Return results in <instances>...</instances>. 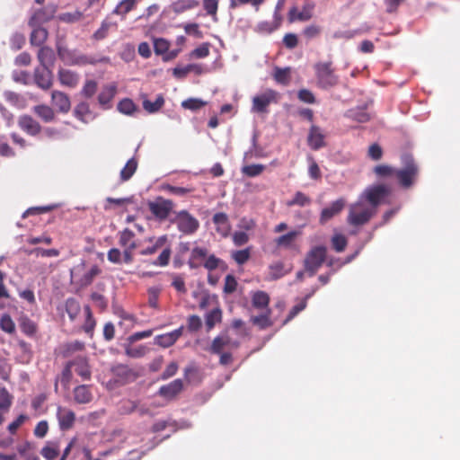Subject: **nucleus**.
<instances>
[{
	"mask_svg": "<svg viewBox=\"0 0 460 460\" xmlns=\"http://www.w3.org/2000/svg\"><path fill=\"white\" fill-rule=\"evenodd\" d=\"M212 221L216 226L217 232L223 237L228 236L231 231L228 216L226 213L219 212L213 216Z\"/></svg>",
	"mask_w": 460,
	"mask_h": 460,
	"instance_id": "2eb2a0df",
	"label": "nucleus"
},
{
	"mask_svg": "<svg viewBox=\"0 0 460 460\" xmlns=\"http://www.w3.org/2000/svg\"><path fill=\"white\" fill-rule=\"evenodd\" d=\"M113 376L116 378V382L124 385L129 382H133L137 379V373L125 365H117L112 367Z\"/></svg>",
	"mask_w": 460,
	"mask_h": 460,
	"instance_id": "f8f14e48",
	"label": "nucleus"
},
{
	"mask_svg": "<svg viewBox=\"0 0 460 460\" xmlns=\"http://www.w3.org/2000/svg\"><path fill=\"white\" fill-rule=\"evenodd\" d=\"M326 258V248L324 246H315L306 254L304 266L305 271L313 277L322 266Z\"/></svg>",
	"mask_w": 460,
	"mask_h": 460,
	"instance_id": "f03ea898",
	"label": "nucleus"
},
{
	"mask_svg": "<svg viewBox=\"0 0 460 460\" xmlns=\"http://www.w3.org/2000/svg\"><path fill=\"white\" fill-rule=\"evenodd\" d=\"M37 57L42 67L53 68L56 54L51 48L48 46L41 47L38 51Z\"/></svg>",
	"mask_w": 460,
	"mask_h": 460,
	"instance_id": "dca6fc26",
	"label": "nucleus"
},
{
	"mask_svg": "<svg viewBox=\"0 0 460 460\" xmlns=\"http://www.w3.org/2000/svg\"><path fill=\"white\" fill-rule=\"evenodd\" d=\"M310 18H311L310 12H308V11L298 12L296 7H293L292 9H290L289 13H288V20L290 22H293L296 20L307 21Z\"/></svg>",
	"mask_w": 460,
	"mask_h": 460,
	"instance_id": "a18cd8bd",
	"label": "nucleus"
},
{
	"mask_svg": "<svg viewBox=\"0 0 460 460\" xmlns=\"http://www.w3.org/2000/svg\"><path fill=\"white\" fill-rule=\"evenodd\" d=\"M149 209L152 214L160 220L167 218L173 208L172 201L158 198L155 201L149 202Z\"/></svg>",
	"mask_w": 460,
	"mask_h": 460,
	"instance_id": "1a4fd4ad",
	"label": "nucleus"
},
{
	"mask_svg": "<svg viewBox=\"0 0 460 460\" xmlns=\"http://www.w3.org/2000/svg\"><path fill=\"white\" fill-rule=\"evenodd\" d=\"M264 170L262 164H250L243 167L242 172L249 177H255L260 175Z\"/></svg>",
	"mask_w": 460,
	"mask_h": 460,
	"instance_id": "603ef678",
	"label": "nucleus"
},
{
	"mask_svg": "<svg viewBox=\"0 0 460 460\" xmlns=\"http://www.w3.org/2000/svg\"><path fill=\"white\" fill-rule=\"evenodd\" d=\"M183 388V382L181 379H175L168 385L160 387L158 394L168 399L173 398Z\"/></svg>",
	"mask_w": 460,
	"mask_h": 460,
	"instance_id": "f3484780",
	"label": "nucleus"
},
{
	"mask_svg": "<svg viewBox=\"0 0 460 460\" xmlns=\"http://www.w3.org/2000/svg\"><path fill=\"white\" fill-rule=\"evenodd\" d=\"M332 243L336 252H341L346 248L348 242L344 235L336 234L332 238Z\"/></svg>",
	"mask_w": 460,
	"mask_h": 460,
	"instance_id": "09e8293b",
	"label": "nucleus"
},
{
	"mask_svg": "<svg viewBox=\"0 0 460 460\" xmlns=\"http://www.w3.org/2000/svg\"><path fill=\"white\" fill-rule=\"evenodd\" d=\"M344 206L345 200L343 199H339L332 202L328 208H325L322 210L320 222L323 224L330 220L332 217L340 213Z\"/></svg>",
	"mask_w": 460,
	"mask_h": 460,
	"instance_id": "a211bd4d",
	"label": "nucleus"
},
{
	"mask_svg": "<svg viewBox=\"0 0 460 460\" xmlns=\"http://www.w3.org/2000/svg\"><path fill=\"white\" fill-rule=\"evenodd\" d=\"M273 77L279 84L283 85L288 84L290 81V68L275 67Z\"/></svg>",
	"mask_w": 460,
	"mask_h": 460,
	"instance_id": "e433bc0d",
	"label": "nucleus"
},
{
	"mask_svg": "<svg viewBox=\"0 0 460 460\" xmlns=\"http://www.w3.org/2000/svg\"><path fill=\"white\" fill-rule=\"evenodd\" d=\"M249 235L244 231H236L233 234V242L236 246H241L247 243Z\"/></svg>",
	"mask_w": 460,
	"mask_h": 460,
	"instance_id": "69168bd1",
	"label": "nucleus"
},
{
	"mask_svg": "<svg viewBox=\"0 0 460 460\" xmlns=\"http://www.w3.org/2000/svg\"><path fill=\"white\" fill-rule=\"evenodd\" d=\"M175 341L170 332L158 335L155 337V343L163 348H168L172 346Z\"/></svg>",
	"mask_w": 460,
	"mask_h": 460,
	"instance_id": "bf43d9fd",
	"label": "nucleus"
},
{
	"mask_svg": "<svg viewBox=\"0 0 460 460\" xmlns=\"http://www.w3.org/2000/svg\"><path fill=\"white\" fill-rule=\"evenodd\" d=\"M318 84L323 88L332 87L338 83V77L332 69V63H318L315 65Z\"/></svg>",
	"mask_w": 460,
	"mask_h": 460,
	"instance_id": "39448f33",
	"label": "nucleus"
},
{
	"mask_svg": "<svg viewBox=\"0 0 460 460\" xmlns=\"http://www.w3.org/2000/svg\"><path fill=\"white\" fill-rule=\"evenodd\" d=\"M90 114L89 106L85 102L79 103L75 109V115L83 122H87V116Z\"/></svg>",
	"mask_w": 460,
	"mask_h": 460,
	"instance_id": "3c124183",
	"label": "nucleus"
},
{
	"mask_svg": "<svg viewBox=\"0 0 460 460\" xmlns=\"http://www.w3.org/2000/svg\"><path fill=\"white\" fill-rule=\"evenodd\" d=\"M135 234L129 229H124L119 234V244L124 248H128L130 243H136L134 239Z\"/></svg>",
	"mask_w": 460,
	"mask_h": 460,
	"instance_id": "864d4df0",
	"label": "nucleus"
},
{
	"mask_svg": "<svg viewBox=\"0 0 460 460\" xmlns=\"http://www.w3.org/2000/svg\"><path fill=\"white\" fill-rule=\"evenodd\" d=\"M33 111L45 122H50L55 118L54 111L47 105H37Z\"/></svg>",
	"mask_w": 460,
	"mask_h": 460,
	"instance_id": "72a5a7b5",
	"label": "nucleus"
},
{
	"mask_svg": "<svg viewBox=\"0 0 460 460\" xmlns=\"http://www.w3.org/2000/svg\"><path fill=\"white\" fill-rule=\"evenodd\" d=\"M36 84L43 89H49L52 85V69L48 67H38L34 71Z\"/></svg>",
	"mask_w": 460,
	"mask_h": 460,
	"instance_id": "4468645a",
	"label": "nucleus"
},
{
	"mask_svg": "<svg viewBox=\"0 0 460 460\" xmlns=\"http://www.w3.org/2000/svg\"><path fill=\"white\" fill-rule=\"evenodd\" d=\"M40 453L47 460H55L59 454V444L57 441H48Z\"/></svg>",
	"mask_w": 460,
	"mask_h": 460,
	"instance_id": "bb28decb",
	"label": "nucleus"
},
{
	"mask_svg": "<svg viewBox=\"0 0 460 460\" xmlns=\"http://www.w3.org/2000/svg\"><path fill=\"white\" fill-rule=\"evenodd\" d=\"M84 313L86 320L84 325V330L85 331V332L89 333L93 330L95 326V321L93 318L92 312L89 306L84 307Z\"/></svg>",
	"mask_w": 460,
	"mask_h": 460,
	"instance_id": "e2e57ef3",
	"label": "nucleus"
},
{
	"mask_svg": "<svg viewBox=\"0 0 460 460\" xmlns=\"http://www.w3.org/2000/svg\"><path fill=\"white\" fill-rule=\"evenodd\" d=\"M308 145L317 150L324 146V136L319 127L312 126L308 135Z\"/></svg>",
	"mask_w": 460,
	"mask_h": 460,
	"instance_id": "4be33fe9",
	"label": "nucleus"
},
{
	"mask_svg": "<svg viewBox=\"0 0 460 460\" xmlns=\"http://www.w3.org/2000/svg\"><path fill=\"white\" fill-rule=\"evenodd\" d=\"M97 90V83L93 80H88L85 82L83 89L82 94L87 98L92 97Z\"/></svg>",
	"mask_w": 460,
	"mask_h": 460,
	"instance_id": "680f3d73",
	"label": "nucleus"
},
{
	"mask_svg": "<svg viewBox=\"0 0 460 460\" xmlns=\"http://www.w3.org/2000/svg\"><path fill=\"white\" fill-rule=\"evenodd\" d=\"M74 399L77 403H88L92 401L93 395L87 385H78L74 390Z\"/></svg>",
	"mask_w": 460,
	"mask_h": 460,
	"instance_id": "5701e85b",
	"label": "nucleus"
},
{
	"mask_svg": "<svg viewBox=\"0 0 460 460\" xmlns=\"http://www.w3.org/2000/svg\"><path fill=\"white\" fill-rule=\"evenodd\" d=\"M137 1L138 0H121L113 10V13L125 16L135 8Z\"/></svg>",
	"mask_w": 460,
	"mask_h": 460,
	"instance_id": "473e14b6",
	"label": "nucleus"
},
{
	"mask_svg": "<svg viewBox=\"0 0 460 460\" xmlns=\"http://www.w3.org/2000/svg\"><path fill=\"white\" fill-rule=\"evenodd\" d=\"M57 419L61 430L72 429L75 420V412L66 407L58 406L57 409Z\"/></svg>",
	"mask_w": 460,
	"mask_h": 460,
	"instance_id": "9b49d317",
	"label": "nucleus"
},
{
	"mask_svg": "<svg viewBox=\"0 0 460 460\" xmlns=\"http://www.w3.org/2000/svg\"><path fill=\"white\" fill-rule=\"evenodd\" d=\"M240 342L233 340L230 335L226 332L216 337L211 345V350L214 353L219 354L224 348H237Z\"/></svg>",
	"mask_w": 460,
	"mask_h": 460,
	"instance_id": "ddd939ff",
	"label": "nucleus"
},
{
	"mask_svg": "<svg viewBox=\"0 0 460 460\" xmlns=\"http://www.w3.org/2000/svg\"><path fill=\"white\" fill-rule=\"evenodd\" d=\"M66 311L69 316V318L73 321L76 318L77 314L80 312V305L74 298H68L66 301Z\"/></svg>",
	"mask_w": 460,
	"mask_h": 460,
	"instance_id": "58836bf2",
	"label": "nucleus"
},
{
	"mask_svg": "<svg viewBox=\"0 0 460 460\" xmlns=\"http://www.w3.org/2000/svg\"><path fill=\"white\" fill-rule=\"evenodd\" d=\"M137 408V403L131 400H122L118 405V411L120 414H130Z\"/></svg>",
	"mask_w": 460,
	"mask_h": 460,
	"instance_id": "c03bdc74",
	"label": "nucleus"
},
{
	"mask_svg": "<svg viewBox=\"0 0 460 460\" xmlns=\"http://www.w3.org/2000/svg\"><path fill=\"white\" fill-rule=\"evenodd\" d=\"M52 103L60 112L66 113L71 108L69 97L59 91H53L51 94Z\"/></svg>",
	"mask_w": 460,
	"mask_h": 460,
	"instance_id": "6ab92c4d",
	"label": "nucleus"
},
{
	"mask_svg": "<svg viewBox=\"0 0 460 460\" xmlns=\"http://www.w3.org/2000/svg\"><path fill=\"white\" fill-rule=\"evenodd\" d=\"M116 26H117L116 22H112L111 21L104 20L102 22L101 27L94 32L93 38L98 40L104 39L107 36L109 30L111 27H116Z\"/></svg>",
	"mask_w": 460,
	"mask_h": 460,
	"instance_id": "ea45409f",
	"label": "nucleus"
},
{
	"mask_svg": "<svg viewBox=\"0 0 460 460\" xmlns=\"http://www.w3.org/2000/svg\"><path fill=\"white\" fill-rule=\"evenodd\" d=\"M290 268H286L282 262H276L269 267V278L278 279L290 271Z\"/></svg>",
	"mask_w": 460,
	"mask_h": 460,
	"instance_id": "c756f323",
	"label": "nucleus"
},
{
	"mask_svg": "<svg viewBox=\"0 0 460 460\" xmlns=\"http://www.w3.org/2000/svg\"><path fill=\"white\" fill-rule=\"evenodd\" d=\"M278 93L271 89L255 95L252 98V111L263 113L267 112L268 106L272 102H277Z\"/></svg>",
	"mask_w": 460,
	"mask_h": 460,
	"instance_id": "0eeeda50",
	"label": "nucleus"
},
{
	"mask_svg": "<svg viewBox=\"0 0 460 460\" xmlns=\"http://www.w3.org/2000/svg\"><path fill=\"white\" fill-rule=\"evenodd\" d=\"M33 31L31 34V44L34 46H40L42 45L47 38H48V31L46 29L40 27V25L32 27Z\"/></svg>",
	"mask_w": 460,
	"mask_h": 460,
	"instance_id": "a878e982",
	"label": "nucleus"
},
{
	"mask_svg": "<svg viewBox=\"0 0 460 460\" xmlns=\"http://www.w3.org/2000/svg\"><path fill=\"white\" fill-rule=\"evenodd\" d=\"M222 312L219 308H216L206 315V325L211 330L215 324L221 321Z\"/></svg>",
	"mask_w": 460,
	"mask_h": 460,
	"instance_id": "79ce46f5",
	"label": "nucleus"
},
{
	"mask_svg": "<svg viewBox=\"0 0 460 460\" xmlns=\"http://www.w3.org/2000/svg\"><path fill=\"white\" fill-rule=\"evenodd\" d=\"M310 203H311V199L309 197H307L305 194H304L301 191H297L295 194L293 199L288 200L287 202V205L289 207L295 206V205H297L300 207H305V206L309 205Z\"/></svg>",
	"mask_w": 460,
	"mask_h": 460,
	"instance_id": "37998d69",
	"label": "nucleus"
},
{
	"mask_svg": "<svg viewBox=\"0 0 460 460\" xmlns=\"http://www.w3.org/2000/svg\"><path fill=\"white\" fill-rule=\"evenodd\" d=\"M418 174V167L414 162L410 158H405V166L403 169L395 170V176L399 180L400 184L404 188H409L412 185L414 179Z\"/></svg>",
	"mask_w": 460,
	"mask_h": 460,
	"instance_id": "423d86ee",
	"label": "nucleus"
},
{
	"mask_svg": "<svg viewBox=\"0 0 460 460\" xmlns=\"http://www.w3.org/2000/svg\"><path fill=\"white\" fill-rule=\"evenodd\" d=\"M118 110L123 114L131 115L136 111V105L130 99H124L119 102Z\"/></svg>",
	"mask_w": 460,
	"mask_h": 460,
	"instance_id": "49530a36",
	"label": "nucleus"
},
{
	"mask_svg": "<svg viewBox=\"0 0 460 460\" xmlns=\"http://www.w3.org/2000/svg\"><path fill=\"white\" fill-rule=\"evenodd\" d=\"M390 191V188L386 185H374L367 188L359 198H363L364 201H367L369 205L376 210L378 205Z\"/></svg>",
	"mask_w": 460,
	"mask_h": 460,
	"instance_id": "20e7f679",
	"label": "nucleus"
},
{
	"mask_svg": "<svg viewBox=\"0 0 460 460\" xmlns=\"http://www.w3.org/2000/svg\"><path fill=\"white\" fill-rule=\"evenodd\" d=\"M376 212V210L367 204L363 198H359L356 203L349 206L347 221L352 226H362L367 223Z\"/></svg>",
	"mask_w": 460,
	"mask_h": 460,
	"instance_id": "f257e3e1",
	"label": "nucleus"
},
{
	"mask_svg": "<svg viewBox=\"0 0 460 460\" xmlns=\"http://www.w3.org/2000/svg\"><path fill=\"white\" fill-rule=\"evenodd\" d=\"M12 395L4 387H0V410H6L12 404Z\"/></svg>",
	"mask_w": 460,
	"mask_h": 460,
	"instance_id": "4d7b16f0",
	"label": "nucleus"
},
{
	"mask_svg": "<svg viewBox=\"0 0 460 460\" xmlns=\"http://www.w3.org/2000/svg\"><path fill=\"white\" fill-rule=\"evenodd\" d=\"M100 270L97 266H93L87 272H85L79 279L81 286H88L92 283L93 279L99 274Z\"/></svg>",
	"mask_w": 460,
	"mask_h": 460,
	"instance_id": "de8ad7c7",
	"label": "nucleus"
},
{
	"mask_svg": "<svg viewBox=\"0 0 460 460\" xmlns=\"http://www.w3.org/2000/svg\"><path fill=\"white\" fill-rule=\"evenodd\" d=\"M21 328L24 333L30 336L33 335L37 331L36 324L27 318L22 321Z\"/></svg>",
	"mask_w": 460,
	"mask_h": 460,
	"instance_id": "0e129e2a",
	"label": "nucleus"
},
{
	"mask_svg": "<svg viewBox=\"0 0 460 460\" xmlns=\"http://www.w3.org/2000/svg\"><path fill=\"white\" fill-rule=\"evenodd\" d=\"M161 292V288L151 287L148 288V304L153 308L158 307V297Z\"/></svg>",
	"mask_w": 460,
	"mask_h": 460,
	"instance_id": "6e6d98bb",
	"label": "nucleus"
},
{
	"mask_svg": "<svg viewBox=\"0 0 460 460\" xmlns=\"http://www.w3.org/2000/svg\"><path fill=\"white\" fill-rule=\"evenodd\" d=\"M233 259L240 265L245 263L250 258V250L235 251L232 254Z\"/></svg>",
	"mask_w": 460,
	"mask_h": 460,
	"instance_id": "052dcab7",
	"label": "nucleus"
},
{
	"mask_svg": "<svg viewBox=\"0 0 460 460\" xmlns=\"http://www.w3.org/2000/svg\"><path fill=\"white\" fill-rule=\"evenodd\" d=\"M116 93V86L113 84L106 85L98 96L99 103L106 106L112 100Z\"/></svg>",
	"mask_w": 460,
	"mask_h": 460,
	"instance_id": "7c9ffc66",
	"label": "nucleus"
},
{
	"mask_svg": "<svg viewBox=\"0 0 460 460\" xmlns=\"http://www.w3.org/2000/svg\"><path fill=\"white\" fill-rule=\"evenodd\" d=\"M83 17V13L79 11H75L73 13H64L58 15V19L65 22H75Z\"/></svg>",
	"mask_w": 460,
	"mask_h": 460,
	"instance_id": "13d9d810",
	"label": "nucleus"
},
{
	"mask_svg": "<svg viewBox=\"0 0 460 460\" xmlns=\"http://www.w3.org/2000/svg\"><path fill=\"white\" fill-rule=\"evenodd\" d=\"M208 255V250L203 247H195L191 251L189 264L191 268L198 267L199 261L204 260Z\"/></svg>",
	"mask_w": 460,
	"mask_h": 460,
	"instance_id": "f704fd0d",
	"label": "nucleus"
},
{
	"mask_svg": "<svg viewBox=\"0 0 460 460\" xmlns=\"http://www.w3.org/2000/svg\"><path fill=\"white\" fill-rule=\"evenodd\" d=\"M199 5L196 0H180L173 4V10L176 13H182L186 10L195 8Z\"/></svg>",
	"mask_w": 460,
	"mask_h": 460,
	"instance_id": "a19ab883",
	"label": "nucleus"
},
{
	"mask_svg": "<svg viewBox=\"0 0 460 460\" xmlns=\"http://www.w3.org/2000/svg\"><path fill=\"white\" fill-rule=\"evenodd\" d=\"M347 116L359 123H364L369 120V114L363 108H356L348 111Z\"/></svg>",
	"mask_w": 460,
	"mask_h": 460,
	"instance_id": "c9c22d12",
	"label": "nucleus"
},
{
	"mask_svg": "<svg viewBox=\"0 0 460 460\" xmlns=\"http://www.w3.org/2000/svg\"><path fill=\"white\" fill-rule=\"evenodd\" d=\"M237 287V281L235 278L232 275H227L225 279V286L224 292L227 294H231L235 291Z\"/></svg>",
	"mask_w": 460,
	"mask_h": 460,
	"instance_id": "774afa93",
	"label": "nucleus"
},
{
	"mask_svg": "<svg viewBox=\"0 0 460 460\" xmlns=\"http://www.w3.org/2000/svg\"><path fill=\"white\" fill-rule=\"evenodd\" d=\"M58 75L60 84L70 88L75 87L79 82V75L69 69H59Z\"/></svg>",
	"mask_w": 460,
	"mask_h": 460,
	"instance_id": "412c9836",
	"label": "nucleus"
},
{
	"mask_svg": "<svg viewBox=\"0 0 460 460\" xmlns=\"http://www.w3.org/2000/svg\"><path fill=\"white\" fill-rule=\"evenodd\" d=\"M206 105V102L200 99L190 98L181 102V106L185 109L197 111Z\"/></svg>",
	"mask_w": 460,
	"mask_h": 460,
	"instance_id": "5fc2aeb1",
	"label": "nucleus"
},
{
	"mask_svg": "<svg viewBox=\"0 0 460 460\" xmlns=\"http://www.w3.org/2000/svg\"><path fill=\"white\" fill-rule=\"evenodd\" d=\"M71 365L75 367V372L81 376L84 379H89L91 376V371L88 363L84 358H75Z\"/></svg>",
	"mask_w": 460,
	"mask_h": 460,
	"instance_id": "393cba45",
	"label": "nucleus"
},
{
	"mask_svg": "<svg viewBox=\"0 0 460 460\" xmlns=\"http://www.w3.org/2000/svg\"><path fill=\"white\" fill-rule=\"evenodd\" d=\"M300 234L299 231H291L286 234L280 235L275 241L279 247L289 248L295 239Z\"/></svg>",
	"mask_w": 460,
	"mask_h": 460,
	"instance_id": "2f4dec72",
	"label": "nucleus"
},
{
	"mask_svg": "<svg viewBox=\"0 0 460 460\" xmlns=\"http://www.w3.org/2000/svg\"><path fill=\"white\" fill-rule=\"evenodd\" d=\"M28 420V416L25 414H21L17 417L15 420L8 425V431L11 434H14L16 430Z\"/></svg>",
	"mask_w": 460,
	"mask_h": 460,
	"instance_id": "338daca9",
	"label": "nucleus"
},
{
	"mask_svg": "<svg viewBox=\"0 0 460 460\" xmlns=\"http://www.w3.org/2000/svg\"><path fill=\"white\" fill-rule=\"evenodd\" d=\"M172 222L181 233L188 235L194 234L199 227V220L186 210L177 212Z\"/></svg>",
	"mask_w": 460,
	"mask_h": 460,
	"instance_id": "7ed1b4c3",
	"label": "nucleus"
},
{
	"mask_svg": "<svg viewBox=\"0 0 460 460\" xmlns=\"http://www.w3.org/2000/svg\"><path fill=\"white\" fill-rule=\"evenodd\" d=\"M0 329L7 333L15 331V324L9 314H4L0 319Z\"/></svg>",
	"mask_w": 460,
	"mask_h": 460,
	"instance_id": "8fccbe9b",
	"label": "nucleus"
},
{
	"mask_svg": "<svg viewBox=\"0 0 460 460\" xmlns=\"http://www.w3.org/2000/svg\"><path fill=\"white\" fill-rule=\"evenodd\" d=\"M56 12L57 6L53 4H49L46 7L40 9L31 17L29 25L31 27H34L49 21L54 17Z\"/></svg>",
	"mask_w": 460,
	"mask_h": 460,
	"instance_id": "9d476101",
	"label": "nucleus"
},
{
	"mask_svg": "<svg viewBox=\"0 0 460 460\" xmlns=\"http://www.w3.org/2000/svg\"><path fill=\"white\" fill-rule=\"evenodd\" d=\"M19 127L26 133L36 136L40 131V124L31 116L23 115L18 121Z\"/></svg>",
	"mask_w": 460,
	"mask_h": 460,
	"instance_id": "aec40b11",
	"label": "nucleus"
},
{
	"mask_svg": "<svg viewBox=\"0 0 460 460\" xmlns=\"http://www.w3.org/2000/svg\"><path fill=\"white\" fill-rule=\"evenodd\" d=\"M164 103V100L163 96L159 95L156 97L155 102L145 100L143 102V107L147 112L154 113L159 111L163 107Z\"/></svg>",
	"mask_w": 460,
	"mask_h": 460,
	"instance_id": "4c0bfd02",
	"label": "nucleus"
},
{
	"mask_svg": "<svg viewBox=\"0 0 460 460\" xmlns=\"http://www.w3.org/2000/svg\"><path fill=\"white\" fill-rule=\"evenodd\" d=\"M270 303L269 295L263 291H257L252 295V306L257 309H265L267 310Z\"/></svg>",
	"mask_w": 460,
	"mask_h": 460,
	"instance_id": "cd10ccee",
	"label": "nucleus"
},
{
	"mask_svg": "<svg viewBox=\"0 0 460 460\" xmlns=\"http://www.w3.org/2000/svg\"><path fill=\"white\" fill-rule=\"evenodd\" d=\"M58 56L66 66H83L88 63V58L78 54L75 50L68 49L61 44H57Z\"/></svg>",
	"mask_w": 460,
	"mask_h": 460,
	"instance_id": "6e6552de",
	"label": "nucleus"
},
{
	"mask_svg": "<svg viewBox=\"0 0 460 460\" xmlns=\"http://www.w3.org/2000/svg\"><path fill=\"white\" fill-rule=\"evenodd\" d=\"M271 310L267 308L265 312L260 315H255L251 317V322L258 326L260 329L264 330L268 327H270L273 324V322L270 320Z\"/></svg>",
	"mask_w": 460,
	"mask_h": 460,
	"instance_id": "b1692460",
	"label": "nucleus"
},
{
	"mask_svg": "<svg viewBox=\"0 0 460 460\" xmlns=\"http://www.w3.org/2000/svg\"><path fill=\"white\" fill-rule=\"evenodd\" d=\"M137 168V161L134 157L130 158L119 172L120 180L122 181H128L136 172Z\"/></svg>",
	"mask_w": 460,
	"mask_h": 460,
	"instance_id": "c85d7f7f",
	"label": "nucleus"
}]
</instances>
